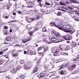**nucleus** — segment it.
Returning <instances> with one entry per match:
<instances>
[{
	"mask_svg": "<svg viewBox=\"0 0 79 79\" xmlns=\"http://www.w3.org/2000/svg\"><path fill=\"white\" fill-rule=\"evenodd\" d=\"M72 30V28H71V26L69 25H64L62 27V31H65L66 32H70V33H73L76 30Z\"/></svg>",
	"mask_w": 79,
	"mask_h": 79,
	"instance_id": "obj_1",
	"label": "nucleus"
},
{
	"mask_svg": "<svg viewBox=\"0 0 79 79\" xmlns=\"http://www.w3.org/2000/svg\"><path fill=\"white\" fill-rule=\"evenodd\" d=\"M60 49L58 47L53 48L52 49V52L54 53L53 55L54 56H58L57 54H58L60 53Z\"/></svg>",
	"mask_w": 79,
	"mask_h": 79,
	"instance_id": "obj_2",
	"label": "nucleus"
},
{
	"mask_svg": "<svg viewBox=\"0 0 79 79\" xmlns=\"http://www.w3.org/2000/svg\"><path fill=\"white\" fill-rule=\"evenodd\" d=\"M51 39V40H52V41L54 42V43H58V42H60L64 41V40L62 39H58L54 37H52Z\"/></svg>",
	"mask_w": 79,
	"mask_h": 79,
	"instance_id": "obj_3",
	"label": "nucleus"
},
{
	"mask_svg": "<svg viewBox=\"0 0 79 79\" xmlns=\"http://www.w3.org/2000/svg\"><path fill=\"white\" fill-rule=\"evenodd\" d=\"M32 65V62H28L27 63V64L25 65H24V69H27L29 68L30 66H31Z\"/></svg>",
	"mask_w": 79,
	"mask_h": 79,
	"instance_id": "obj_4",
	"label": "nucleus"
},
{
	"mask_svg": "<svg viewBox=\"0 0 79 79\" xmlns=\"http://www.w3.org/2000/svg\"><path fill=\"white\" fill-rule=\"evenodd\" d=\"M63 23L62 22H60V23L58 24V25H56V27L59 29H60V30H62L63 28Z\"/></svg>",
	"mask_w": 79,
	"mask_h": 79,
	"instance_id": "obj_5",
	"label": "nucleus"
},
{
	"mask_svg": "<svg viewBox=\"0 0 79 79\" xmlns=\"http://www.w3.org/2000/svg\"><path fill=\"white\" fill-rule=\"evenodd\" d=\"M43 41L44 42H47V43H48V44H51L52 43H53V42L52 40V39L50 40V38H49L48 39H47V40H43Z\"/></svg>",
	"mask_w": 79,
	"mask_h": 79,
	"instance_id": "obj_6",
	"label": "nucleus"
},
{
	"mask_svg": "<svg viewBox=\"0 0 79 79\" xmlns=\"http://www.w3.org/2000/svg\"><path fill=\"white\" fill-rule=\"evenodd\" d=\"M27 4L29 6H31V7H32L33 6H34V1H30L28 2Z\"/></svg>",
	"mask_w": 79,
	"mask_h": 79,
	"instance_id": "obj_7",
	"label": "nucleus"
},
{
	"mask_svg": "<svg viewBox=\"0 0 79 79\" xmlns=\"http://www.w3.org/2000/svg\"><path fill=\"white\" fill-rule=\"evenodd\" d=\"M64 39L67 40H71V38H70V36L69 35H67L65 36L64 37Z\"/></svg>",
	"mask_w": 79,
	"mask_h": 79,
	"instance_id": "obj_8",
	"label": "nucleus"
},
{
	"mask_svg": "<svg viewBox=\"0 0 79 79\" xmlns=\"http://www.w3.org/2000/svg\"><path fill=\"white\" fill-rule=\"evenodd\" d=\"M59 8H60L59 9L60 10H61V11H64V12H66V10H67V9L64 6H62V7L60 6Z\"/></svg>",
	"mask_w": 79,
	"mask_h": 79,
	"instance_id": "obj_9",
	"label": "nucleus"
},
{
	"mask_svg": "<svg viewBox=\"0 0 79 79\" xmlns=\"http://www.w3.org/2000/svg\"><path fill=\"white\" fill-rule=\"evenodd\" d=\"M54 35L56 36V37H60L61 36V35L59 32H56L54 34Z\"/></svg>",
	"mask_w": 79,
	"mask_h": 79,
	"instance_id": "obj_10",
	"label": "nucleus"
},
{
	"mask_svg": "<svg viewBox=\"0 0 79 79\" xmlns=\"http://www.w3.org/2000/svg\"><path fill=\"white\" fill-rule=\"evenodd\" d=\"M17 71V70L15 68L11 70V73H12V74H15V73H16Z\"/></svg>",
	"mask_w": 79,
	"mask_h": 79,
	"instance_id": "obj_11",
	"label": "nucleus"
},
{
	"mask_svg": "<svg viewBox=\"0 0 79 79\" xmlns=\"http://www.w3.org/2000/svg\"><path fill=\"white\" fill-rule=\"evenodd\" d=\"M50 25L52 27H53V26H55L56 27V25L55 24V23L54 22H51L50 23Z\"/></svg>",
	"mask_w": 79,
	"mask_h": 79,
	"instance_id": "obj_12",
	"label": "nucleus"
},
{
	"mask_svg": "<svg viewBox=\"0 0 79 79\" xmlns=\"http://www.w3.org/2000/svg\"><path fill=\"white\" fill-rule=\"evenodd\" d=\"M34 19H35V18H33L31 19H29V20L28 19L27 20V21L28 23H31V22H32V21H34Z\"/></svg>",
	"mask_w": 79,
	"mask_h": 79,
	"instance_id": "obj_13",
	"label": "nucleus"
},
{
	"mask_svg": "<svg viewBox=\"0 0 79 79\" xmlns=\"http://www.w3.org/2000/svg\"><path fill=\"white\" fill-rule=\"evenodd\" d=\"M11 37L10 36H7L6 37V40L7 41H9L10 40H11Z\"/></svg>",
	"mask_w": 79,
	"mask_h": 79,
	"instance_id": "obj_14",
	"label": "nucleus"
},
{
	"mask_svg": "<svg viewBox=\"0 0 79 79\" xmlns=\"http://www.w3.org/2000/svg\"><path fill=\"white\" fill-rule=\"evenodd\" d=\"M42 36L43 37H45V39L43 40H47V39H48V36H47V35H45V34H43V35Z\"/></svg>",
	"mask_w": 79,
	"mask_h": 79,
	"instance_id": "obj_15",
	"label": "nucleus"
},
{
	"mask_svg": "<svg viewBox=\"0 0 79 79\" xmlns=\"http://www.w3.org/2000/svg\"><path fill=\"white\" fill-rule=\"evenodd\" d=\"M43 49L44 50V52H45L46 51H47L48 50V47L47 46H45L43 48Z\"/></svg>",
	"mask_w": 79,
	"mask_h": 79,
	"instance_id": "obj_16",
	"label": "nucleus"
},
{
	"mask_svg": "<svg viewBox=\"0 0 79 79\" xmlns=\"http://www.w3.org/2000/svg\"><path fill=\"white\" fill-rule=\"evenodd\" d=\"M28 42L27 38L24 39L23 40V43H26V42Z\"/></svg>",
	"mask_w": 79,
	"mask_h": 79,
	"instance_id": "obj_17",
	"label": "nucleus"
},
{
	"mask_svg": "<svg viewBox=\"0 0 79 79\" xmlns=\"http://www.w3.org/2000/svg\"><path fill=\"white\" fill-rule=\"evenodd\" d=\"M68 69L70 71H73V69H74V68H73L72 67H68Z\"/></svg>",
	"mask_w": 79,
	"mask_h": 79,
	"instance_id": "obj_18",
	"label": "nucleus"
},
{
	"mask_svg": "<svg viewBox=\"0 0 79 79\" xmlns=\"http://www.w3.org/2000/svg\"><path fill=\"white\" fill-rule=\"evenodd\" d=\"M45 74L44 73H41L40 74V76L41 77H44V76H45Z\"/></svg>",
	"mask_w": 79,
	"mask_h": 79,
	"instance_id": "obj_19",
	"label": "nucleus"
},
{
	"mask_svg": "<svg viewBox=\"0 0 79 79\" xmlns=\"http://www.w3.org/2000/svg\"><path fill=\"white\" fill-rule=\"evenodd\" d=\"M70 1L71 2H73L74 3H78V2L76 1L75 0H70Z\"/></svg>",
	"mask_w": 79,
	"mask_h": 79,
	"instance_id": "obj_20",
	"label": "nucleus"
},
{
	"mask_svg": "<svg viewBox=\"0 0 79 79\" xmlns=\"http://www.w3.org/2000/svg\"><path fill=\"white\" fill-rule=\"evenodd\" d=\"M59 48L61 50V51H64V50H65V49H64V48H62V47L61 46H60L59 47Z\"/></svg>",
	"mask_w": 79,
	"mask_h": 79,
	"instance_id": "obj_21",
	"label": "nucleus"
},
{
	"mask_svg": "<svg viewBox=\"0 0 79 79\" xmlns=\"http://www.w3.org/2000/svg\"><path fill=\"white\" fill-rule=\"evenodd\" d=\"M59 3L60 5H65V3L62 2L60 1Z\"/></svg>",
	"mask_w": 79,
	"mask_h": 79,
	"instance_id": "obj_22",
	"label": "nucleus"
},
{
	"mask_svg": "<svg viewBox=\"0 0 79 79\" xmlns=\"http://www.w3.org/2000/svg\"><path fill=\"white\" fill-rule=\"evenodd\" d=\"M3 63V60L2 59H1L0 60V64H2Z\"/></svg>",
	"mask_w": 79,
	"mask_h": 79,
	"instance_id": "obj_23",
	"label": "nucleus"
},
{
	"mask_svg": "<svg viewBox=\"0 0 79 79\" xmlns=\"http://www.w3.org/2000/svg\"><path fill=\"white\" fill-rule=\"evenodd\" d=\"M38 69H39L38 68H36L34 71H33L34 73H35V72H37V71Z\"/></svg>",
	"mask_w": 79,
	"mask_h": 79,
	"instance_id": "obj_24",
	"label": "nucleus"
},
{
	"mask_svg": "<svg viewBox=\"0 0 79 79\" xmlns=\"http://www.w3.org/2000/svg\"><path fill=\"white\" fill-rule=\"evenodd\" d=\"M61 55H68V54L64 52H62L61 53Z\"/></svg>",
	"mask_w": 79,
	"mask_h": 79,
	"instance_id": "obj_25",
	"label": "nucleus"
},
{
	"mask_svg": "<svg viewBox=\"0 0 79 79\" xmlns=\"http://www.w3.org/2000/svg\"><path fill=\"white\" fill-rule=\"evenodd\" d=\"M18 55V53L15 54L13 56V57H16Z\"/></svg>",
	"mask_w": 79,
	"mask_h": 79,
	"instance_id": "obj_26",
	"label": "nucleus"
},
{
	"mask_svg": "<svg viewBox=\"0 0 79 79\" xmlns=\"http://www.w3.org/2000/svg\"><path fill=\"white\" fill-rule=\"evenodd\" d=\"M53 68H54V67L52 65H51L50 66H49V69L50 70H51V69H53Z\"/></svg>",
	"mask_w": 79,
	"mask_h": 79,
	"instance_id": "obj_27",
	"label": "nucleus"
},
{
	"mask_svg": "<svg viewBox=\"0 0 79 79\" xmlns=\"http://www.w3.org/2000/svg\"><path fill=\"white\" fill-rule=\"evenodd\" d=\"M43 32H46L47 31V29L45 27H44L43 29Z\"/></svg>",
	"mask_w": 79,
	"mask_h": 79,
	"instance_id": "obj_28",
	"label": "nucleus"
},
{
	"mask_svg": "<svg viewBox=\"0 0 79 79\" xmlns=\"http://www.w3.org/2000/svg\"><path fill=\"white\" fill-rule=\"evenodd\" d=\"M5 77L6 78H7V79H10V75H8L7 76H6Z\"/></svg>",
	"mask_w": 79,
	"mask_h": 79,
	"instance_id": "obj_29",
	"label": "nucleus"
},
{
	"mask_svg": "<svg viewBox=\"0 0 79 79\" xmlns=\"http://www.w3.org/2000/svg\"><path fill=\"white\" fill-rule=\"evenodd\" d=\"M64 68V67L63 66V64L61 66H60V69H62V68Z\"/></svg>",
	"mask_w": 79,
	"mask_h": 79,
	"instance_id": "obj_30",
	"label": "nucleus"
},
{
	"mask_svg": "<svg viewBox=\"0 0 79 79\" xmlns=\"http://www.w3.org/2000/svg\"><path fill=\"white\" fill-rule=\"evenodd\" d=\"M20 63L21 64H23L24 63V61L23 60H21L20 61Z\"/></svg>",
	"mask_w": 79,
	"mask_h": 79,
	"instance_id": "obj_31",
	"label": "nucleus"
},
{
	"mask_svg": "<svg viewBox=\"0 0 79 79\" xmlns=\"http://www.w3.org/2000/svg\"><path fill=\"white\" fill-rule=\"evenodd\" d=\"M76 67V64L72 65V68H75V67Z\"/></svg>",
	"mask_w": 79,
	"mask_h": 79,
	"instance_id": "obj_32",
	"label": "nucleus"
},
{
	"mask_svg": "<svg viewBox=\"0 0 79 79\" xmlns=\"http://www.w3.org/2000/svg\"><path fill=\"white\" fill-rule=\"evenodd\" d=\"M73 46L74 47H76V46H77V44H76V43H74L73 44Z\"/></svg>",
	"mask_w": 79,
	"mask_h": 79,
	"instance_id": "obj_33",
	"label": "nucleus"
},
{
	"mask_svg": "<svg viewBox=\"0 0 79 79\" xmlns=\"http://www.w3.org/2000/svg\"><path fill=\"white\" fill-rule=\"evenodd\" d=\"M39 29V28L38 27H36L34 28V30L35 31H37Z\"/></svg>",
	"mask_w": 79,
	"mask_h": 79,
	"instance_id": "obj_34",
	"label": "nucleus"
},
{
	"mask_svg": "<svg viewBox=\"0 0 79 79\" xmlns=\"http://www.w3.org/2000/svg\"><path fill=\"white\" fill-rule=\"evenodd\" d=\"M40 24H41V22H40L36 24V25L40 26Z\"/></svg>",
	"mask_w": 79,
	"mask_h": 79,
	"instance_id": "obj_35",
	"label": "nucleus"
},
{
	"mask_svg": "<svg viewBox=\"0 0 79 79\" xmlns=\"http://www.w3.org/2000/svg\"><path fill=\"white\" fill-rule=\"evenodd\" d=\"M61 14V12H58L57 14V16H60Z\"/></svg>",
	"mask_w": 79,
	"mask_h": 79,
	"instance_id": "obj_36",
	"label": "nucleus"
},
{
	"mask_svg": "<svg viewBox=\"0 0 79 79\" xmlns=\"http://www.w3.org/2000/svg\"><path fill=\"white\" fill-rule=\"evenodd\" d=\"M43 48L42 47H40L38 49V51H40V50H41Z\"/></svg>",
	"mask_w": 79,
	"mask_h": 79,
	"instance_id": "obj_37",
	"label": "nucleus"
},
{
	"mask_svg": "<svg viewBox=\"0 0 79 79\" xmlns=\"http://www.w3.org/2000/svg\"><path fill=\"white\" fill-rule=\"evenodd\" d=\"M20 77L21 79H23V78H24V76L22 75L20 76Z\"/></svg>",
	"mask_w": 79,
	"mask_h": 79,
	"instance_id": "obj_38",
	"label": "nucleus"
},
{
	"mask_svg": "<svg viewBox=\"0 0 79 79\" xmlns=\"http://www.w3.org/2000/svg\"><path fill=\"white\" fill-rule=\"evenodd\" d=\"M29 34H30V35H32V34H33V32L32 31H30L29 32Z\"/></svg>",
	"mask_w": 79,
	"mask_h": 79,
	"instance_id": "obj_39",
	"label": "nucleus"
},
{
	"mask_svg": "<svg viewBox=\"0 0 79 79\" xmlns=\"http://www.w3.org/2000/svg\"><path fill=\"white\" fill-rule=\"evenodd\" d=\"M75 20H76V21H79V18H76L75 19Z\"/></svg>",
	"mask_w": 79,
	"mask_h": 79,
	"instance_id": "obj_40",
	"label": "nucleus"
},
{
	"mask_svg": "<svg viewBox=\"0 0 79 79\" xmlns=\"http://www.w3.org/2000/svg\"><path fill=\"white\" fill-rule=\"evenodd\" d=\"M75 13H76V14H77V15H79V11H75Z\"/></svg>",
	"mask_w": 79,
	"mask_h": 79,
	"instance_id": "obj_41",
	"label": "nucleus"
},
{
	"mask_svg": "<svg viewBox=\"0 0 79 79\" xmlns=\"http://www.w3.org/2000/svg\"><path fill=\"white\" fill-rule=\"evenodd\" d=\"M20 69V67L18 66H17L16 67V69L17 70H19Z\"/></svg>",
	"mask_w": 79,
	"mask_h": 79,
	"instance_id": "obj_42",
	"label": "nucleus"
},
{
	"mask_svg": "<svg viewBox=\"0 0 79 79\" xmlns=\"http://www.w3.org/2000/svg\"><path fill=\"white\" fill-rule=\"evenodd\" d=\"M60 73L61 74H64V71L62 70L60 72Z\"/></svg>",
	"mask_w": 79,
	"mask_h": 79,
	"instance_id": "obj_43",
	"label": "nucleus"
},
{
	"mask_svg": "<svg viewBox=\"0 0 79 79\" xmlns=\"http://www.w3.org/2000/svg\"><path fill=\"white\" fill-rule=\"evenodd\" d=\"M3 52L1 51L0 52V55H3Z\"/></svg>",
	"mask_w": 79,
	"mask_h": 79,
	"instance_id": "obj_44",
	"label": "nucleus"
},
{
	"mask_svg": "<svg viewBox=\"0 0 79 79\" xmlns=\"http://www.w3.org/2000/svg\"><path fill=\"white\" fill-rule=\"evenodd\" d=\"M8 27L7 26H5L4 27V29H8Z\"/></svg>",
	"mask_w": 79,
	"mask_h": 79,
	"instance_id": "obj_45",
	"label": "nucleus"
},
{
	"mask_svg": "<svg viewBox=\"0 0 79 79\" xmlns=\"http://www.w3.org/2000/svg\"><path fill=\"white\" fill-rule=\"evenodd\" d=\"M63 66L64 67V68L66 67V66H68V64H65V65H64V64H63Z\"/></svg>",
	"mask_w": 79,
	"mask_h": 79,
	"instance_id": "obj_46",
	"label": "nucleus"
},
{
	"mask_svg": "<svg viewBox=\"0 0 79 79\" xmlns=\"http://www.w3.org/2000/svg\"><path fill=\"white\" fill-rule=\"evenodd\" d=\"M4 35H8V33L7 32H4Z\"/></svg>",
	"mask_w": 79,
	"mask_h": 79,
	"instance_id": "obj_47",
	"label": "nucleus"
},
{
	"mask_svg": "<svg viewBox=\"0 0 79 79\" xmlns=\"http://www.w3.org/2000/svg\"><path fill=\"white\" fill-rule=\"evenodd\" d=\"M31 40V38H30L29 39L27 38V40L28 42V41H30V40Z\"/></svg>",
	"mask_w": 79,
	"mask_h": 79,
	"instance_id": "obj_48",
	"label": "nucleus"
},
{
	"mask_svg": "<svg viewBox=\"0 0 79 79\" xmlns=\"http://www.w3.org/2000/svg\"><path fill=\"white\" fill-rule=\"evenodd\" d=\"M5 57L6 58H9V56H8V55H6L5 56Z\"/></svg>",
	"mask_w": 79,
	"mask_h": 79,
	"instance_id": "obj_49",
	"label": "nucleus"
},
{
	"mask_svg": "<svg viewBox=\"0 0 79 79\" xmlns=\"http://www.w3.org/2000/svg\"><path fill=\"white\" fill-rule=\"evenodd\" d=\"M39 18H40V16H39L37 15V18H36L37 19H39Z\"/></svg>",
	"mask_w": 79,
	"mask_h": 79,
	"instance_id": "obj_50",
	"label": "nucleus"
},
{
	"mask_svg": "<svg viewBox=\"0 0 79 79\" xmlns=\"http://www.w3.org/2000/svg\"><path fill=\"white\" fill-rule=\"evenodd\" d=\"M41 11L43 13H44V12H45V11H44V10H42V9L41 10Z\"/></svg>",
	"mask_w": 79,
	"mask_h": 79,
	"instance_id": "obj_51",
	"label": "nucleus"
},
{
	"mask_svg": "<svg viewBox=\"0 0 79 79\" xmlns=\"http://www.w3.org/2000/svg\"><path fill=\"white\" fill-rule=\"evenodd\" d=\"M16 20H13L12 21L10 22V23H15V22H16Z\"/></svg>",
	"mask_w": 79,
	"mask_h": 79,
	"instance_id": "obj_52",
	"label": "nucleus"
},
{
	"mask_svg": "<svg viewBox=\"0 0 79 79\" xmlns=\"http://www.w3.org/2000/svg\"><path fill=\"white\" fill-rule=\"evenodd\" d=\"M46 5H50V4H49L47 2H46Z\"/></svg>",
	"mask_w": 79,
	"mask_h": 79,
	"instance_id": "obj_53",
	"label": "nucleus"
},
{
	"mask_svg": "<svg viewBox=\"0 0 79 79\" xmlns=\"http://www.w3.org/2000/svg\"><path fill=\"white\" fill-rule=\"evenodd\" d=\"M73 61H77V59L76 58H75L73 60Z\"/></svg>",
	"mask_w": 79,
	"mask_h": 79,
	"instance_id": "obj_54",
	"label": "nucleus"
},
{
	"mask_svg": "<svg viewBox=\"0 0 79 79\" xmlns=\"http://www.w3.org/2000/svg\"><path fill=\"white\" fill-rule=\"evenodd\" d=\"M72 17L73 18V19H76V16H74L73 17Z\"/></svg>",
	"mask_w": 79,
	"mask_h": 79,
	"instance_id": "obj_55",
	"label": "nucleus"
},
{
	"mask_svg": "<svg viewBox=\"0 0 79 79\" xmlns=\"http://www.w3.org/2000/svg\"><path fill=\"white\" fill-rule=\"evenodd\" d=\"M43 54V53H42V52H40L39 53V55H40V56H41V55H42Z\"/></svg>",
	"mask_w": 79,
	"mask_h": 79,
	"instance_id": "obj_56",
	"label": "nucleus"
},
{
	"mask_svg": "<svg viewBox=\"0 0 79 79\" xmlns=\"http://www.w3.org/2000/svg\"><path fill=\"white\" fill-rule=\"evenodd\" d=\"M31 27H29L28 28V31H30V30H31Z\"/></svg>",
	"mask_w": 79,
	"mask_h": 79,
	"instance_id": "obj_57",
	"label": "nucleus"
},
{
	"mask_svg": "<svg viewBox=\"0 0 79 79\" xmlns=\"http://www.w3.org/2000/svg\"><path fill=\"white\" fill-rule=\"evenodd\" d=\"M67 44H69L70 43V42L69 41H67Z\"/></svg>",
	"mask_w": 79,
	"mask_h": 79,
	"instance_id": "obj_58",
	"label": "nucleus"
},
{
	"mask_svg": "<svg viewBox=\"0 0 79 79\" xmlns=\"http://www.w3.org/2000/svg\"><path fill=\"white\" fill-rule=\"evenodd\" d=\"M13 15H14V16L16 15V13L15 12L13 13Z\"/></svg>",
	"mask_w": 79,
	"mask_h": 79,
	"instance_id": "obj_59",
	"label": "nucleus"
},
{
	"mask_svg": "<svg viewBox=\"0 0 79 79\" xmlns=\"http://www.w3.org/2000/svg\"><path fill=\"white\" fill-rule=\"evenodd\" d=\"M68 8L69 9H70V10H72V9H73V8L71 7H69Z\"/></svg>",
	"mask_w": 79,
	"mask_h": 79,
	"instance_id": "obj_60",
	"label": "nucleus"
},
{
	"mask_svg": "<svg viewBox=\"0 0 79 79\" xmlns=\"http://www.w3.org/2000/svg\"><path fill=\"white\" fill-rule=\"evenodd\" d=\"M10 32H12V30L11 29H10Z\"/></svg>",
	"mask_w": 79,
	"mask_h": 79,
	"instance_id": "obj_61",
	"label": "nucleus"
},
{
	"mask_svg": "<svg viewBox=\"0 0 79 79\" xmlns=\"http://www.w3.org/2000/svg\"><path fill=\"white\" fill-rule=\"evenodd\" d=\"M5 18H6V19H8V16H6Z\"/></svg>",
	"mask_w": 79,
	"mask_h": 79,
	"instance_id": "obj_62",
	"label": "nucleus"
},
{
	"mask_svg": "<svg viewBox=\"0 0 79 79\" xmlns=\"http://www.w3.org/2000/svg\"><path fill=\"white\" fill-rule=\"evenodd\" d=\"M26 53H27L26 51H24V54H26Z\"/></svg>",
	"mask_w": 79,
	"mask_h": 79,
	"instance_id": "obj_63",
	"label": "nucleus"
},
{
	"mask_svg": "<svg viewBox=\"0 0 79 79\" xmlns=\"http://www.w3.org/2000/svg\"><path fill=\"white\" fill-rule=\"evenodd\" d=\"M64 79H69V78H67V77H64Z\"/></svg>",
	"mask_w": 79,
	"mask_h": 79,
	"instance_id": "obj_64",
	"label": "nucleus"
}]
</instances>
